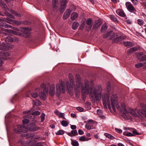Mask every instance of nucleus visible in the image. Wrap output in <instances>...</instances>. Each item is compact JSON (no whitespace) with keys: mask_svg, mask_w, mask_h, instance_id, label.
Wrapping results in <instances>:
<instances>
[{"mask_svg":"<svg viewBox=\"0 0 146 146\" xmlns=\"http://www.w3.org/2000/svg\"><path fill=\"white\" fill-rule=\"evenodd\" d=\"M66 86L69 93L71 95L73 94V91L72 90V88L74 86H72L71 85H70V84L68 82L66 83Z\"/></svg>","mask_w":146,"mask_h":146,"instance_id":"11","label":"nucleus"},{"mask_svg":"<svg viewBox=\"0 0 146 146\" xmlns=\"http://www.w3.org/2000/svg\"><path fill=\"white\" fill-rule=\"evenodd\" d=\"M86 127L88 129H92L91 128V125L89 123H87L86 125Z\"/></svg>","mask_w":146,"mask_h":146,"instance_id":"58","label":"nucleus"},{"mask_svg":"<svg viewBox=\"0 0 146 146\" xmlns=\"http://www.w3.org/2000/svg\"><path fill=\"white\" fill-rule=\"evenodd\" d=\"M64 131L63 130H60L57 132L56 133V134L57 135H62L64 134Z\"/></svg>","mask_w":146,"mask_h":146,"instance_id":"52","label":"nucleus"},{"mask_svg":"<svg viewBox=\"0 0 146 146\" xmlns=\"http://www.w3.org/2000/svg\"><path fill=\"white\" fill-rule=\"evenodd\" d=\"M69 78L70 83V85H71L72 86H74V78L72 75L71 74H69Z\"/></svg>","mask_w":146,"mask_h":146,"instance_id":"17","label":"nucleus"},{"mask_svg":"<svg viewBox=\"0 0 146 146\" xmlns=\"http://www.w3.org/2000/svg\"><path fill=\"white\" fill-rule=\"evenodd\" d=\"M29 137L31 138V139L32 140L35 141V140L34 139H37L35 137H34V134H31V133H28L27 135Z\"/></svg>","mask_w":146,"mask_h":146,"instance_id":"44","label":"nucleus"},{"mask_svg":"<svg viewBox=\"0 0 146 146\" xmlns=\"http://www.w3.org/2000/svg\"><path fill=\"white\" fill-rule=\"evenodd\" d=\"M121 106L122 109V111H125V112L127 114H128V111L127 110L125 104L124 103H121Z\"/></svg>","mask_w":146,"mask_h":146,"instance_id":"31","label":"nucleus"},{"mask_svg":"<svg viewBox=\"0 0 146 146\" xmlns=\"http://www.w3.org/2000/svg\"><path fill=\"white\" fill-rule=\"evenodd\" d=\"M45 116V114L44 113H43L41 114L40 116V117L41 118L40 121L41 122H43L44 121Z\"/></svg>","mask_w":146,"mask_h":146,"instance_id":"48","label":"nucleus"},{"mask_svg":"<svg viewBox=\"0 0 146 146\" xmlns=\"http://www.w3.org/2000/svg\"><path fill=\"white\" fill-rule=\"evenodd\" d=\"M31 96L34 98H37L38 96V94L36 92H33L31 94Z\"/></svg>","mask_w":146,"mask_h":146,"instance_id":"43","label":"nucleus"},{"mask_svg":"<svg viewBox=\"0 0 146 146\" xmlns=\"http://www.w3.org/2000/svg\"><path fill=\"white\" fill-rule=\"evenodd\" d=\"M80 80V78L79 75L78 74H76V85L78 88H80L82 86Z\"/></svg>","mask_w":146,"mask_h":146,"instance_id":"13","label":"nucleus"},{"mask_svg":"<svg viewBox=\"0 0 146 146\" xmlns=\"http://www.w3.org/2000/svg\"><path fill=\"white\" fill-rule=\"evenodd\" d=\"M116 12L118 15L122 17H124L125 16L124 12L123 11L118 10Z\"/></svg>","mask_w":146,"mask_h":146,"instance_id":"26","label":"nucleus"},{"mask_svg":"<svg viewBox=\"0 0 146 146\" xmlns=\"http://www.w3.org/2000/svg\"><path fill=\"white\" fill-rule=\"evenodd\" d=\"M109 17L112 21L115 22H117V19L114 15H109Z\"/></svg>","mask_w":146,"mask_h":146,"instance_id":"40","label":"nucleus"},{"mask_svg":"<svg viewBox=\"0 0 146 146\" xmlns=\"http://www.w3.org/2000/svg\"><path fill=\"white\" fill-rule=\"evenodd\" d=\"M4 31L5 32H8V33H11L12 31L8 29H4Z\"/></svg>","mask_w":146,"mask_h":146,"instance_id":"62","label":"nucleus"},{"mask_svg":"<svg viewBox=\"0 0 146 146\" xmlns=\"http://www.w3.org/2000/svg\"><path fill=\"white\" fill-rule=\"evenodd\" d=\"M121 115L123 118L126 120L129 119L130 117L128 112V114H127L124 111L121 112Z\"/></svg>","mask_w":146,"mask_h":146,"instance_id":"23","label":"nucleus"},{"mask_svg":"<svg viewBox=\"0 0 146 146\" xmlns=\"http://www.w3.org/2000/svg\"><path fill=\"white\" fill-rule=\"evenodd\" d=\"M0 5L5 10L6 9L7 6L5 3L2 0H1L0 1Z\"/></svg>","mask_w":146,"mask_h":146,"instance_id":"39","label":"nucleus"},{"mask_svg":"<svg viewBox=\"0 0 146 146\" xmlns=\"http://www.w3.org/2000/svg\"><path fill=\"white\" fill-rule=\"evenodd\" d=\"M32 142V141H31L30 142V144H31L32 146H43L42 144L41 143H35L34 142L33 144Z\"/></svg>","mask_w":146,"mask_h":146,"instance_id":"36","label":"nucleus"},{"mask_svg":"<svg viewBox=\"0 0 146 146\" xmlns=\"http://www.w3.org/2000/svg\"><path fill=\"white\" fill-rule=\"evenodd\" d=\"M13 13L17 17H21V15L20 13H18L17 12H15L14 11H13Z\"/></svg>","mask_w":146,"mask_h":146,"instance_id":"57","label":"nucleus"},{"mask_svg":"<svg viewBox=\"0 0 146 146\" xmlns=\"http://www.w3.org/2000/svg\"><path fill=\"white\" fill-rule=\"evenodd\" d=\"M139 48L137 47H135L132 48H129V50L127 51V53L128 54H130L133 52L137 51Z\"/></svg>","mask_w":146,"mask_h":146,"instance_id":"20","label":"nucleus"},{"mask_svg":"<svg viewBox=\"0 0 146 146\" xmlns=\"http://www.w3.org/2000/svg\"><path fill=\"white\" fill-rule=\"evenodd\" d=\"M111 89L110 83V82H108L107 83V90L108 92H109Z\"/></svg>","mask_w":146,"mask_h":146,"instance_id":"45","label":"nucleus"},{"mask_svg":"<svg viewBox=\"0 0 146 146\" xmlns=\"http://www.w3.org/2000/svg\"><path fill=\"white\" fill-rule=\"evenodd\" d=\"M58 116L60 118H62L64 119H66L64 117V113H62L60 112Z\"/></svg>","mask_w":146,"mask_h":146,"instance_id":"47","label":"nucleus"},{"mask_svg":"<svg viewBox=\"0 0 146 146\" xmlns=\"http://www.w3.org/2000/svg\"><path fill=\"white\" fill-rule=\"evenodd\" d=\"M123 44L125 46L128 48L134 45L133 43L129 41L124 42Z\"/></svg>","mask_w":146,"mask_h":146,"instance_id":"22","label":"nucleus"},{"mask_svg":"<svg viewBox=\"0 0 146 146\" xmlns=\"http://www.w3.org/2000/svg\"><path fill=\"white\" fill-rule=\"evenodd\" d=\"M107 27L106 24L104 23L102 26L101 29V31L102 33L104 32L107 30Z\"/></svg>","mask_w":146,"mask_h":146,"instance_id":"30","label":"nucleus"},{"mask_svg":"<svg viewBox=\"0 0 146 146\" xmlns=\"http://www.w3.org/2000/svg\"><path fill=\"white\" fill-rule=\"evenodd\" d=\"M58 0H52V7L54 11H57L58 9Z\"/></svg>","mask_w":146,"mask_h":146,"instance_id":"10","label":"nucleus"},{"mask_svg":"<svg viewBox=\"0 0 146 146\" xmlns=\"http://www.w3.org/2000/svg\"><path fill=\"white\" fill-rule=\"evenodd\" d=\"M123 134L127 136H133V134L130 132L125 133L124 132L123 133Z\"/></svg>","mask_w":146,"mask_h":146,"instance_id":"53","label":"nucleus"},{"mask_svg":"<svg viewBox=\"0 0 146 146\" xmlns=\"http://www.w3.org/2000/svg\"><path fill=\"white\" fill-rule=\"evenodd\" d=\"M102 24V22L100 20H97L95 21V24L94 25L93 29H96L100 27Z\"/></svg>","mask_w":146,"mask_h":146,"instance_id":"14","label":"nucleus"},{"mask_svg":"<svg viewBox=\"0 0 146 146\" xmlns=\"http://www.w3.org/2000/svg\"><path fill=\"white\" fill-rule=\"evenodd\" d=\"M56 95L59 96L60 93H64L65 92V86L64 82L62 80H60L59 83L56 84Z\"/></svg>","mask_w":146,"mask_h":146,"instance_id":"3","label":"nucleus"},{"mask_svg":"<svg viewBox=\"0 0 146 146\" xmlns=\"http://www.w3.org/2000/svg\"><path fill=\"white\" fill-rule=\"evenodd\" d=\"M125 5L127 10L129 12L136 14L137 10L131 3L129 2H126L125 3Z\"/></svg>","mask_w":146,"mask_h":146,"instance_id":"5","label":"nucleus"},{"mask_svg":"<svg viewBox=\"0 0 146 146\" xmlns=\"http://www.w3.org/2000/svg\"><path fill=\"white\" fill-rule=\"evenodd\" d=\"M124 38L122 36H120L119 37H115V39L112 40L113 42H117L120 41L124 39Z\"/></svg>","mask_w":146,"mask_h":146,"instance_id":"21","label":"nucleus"},{"mask_svg":"<svg viewBox=\"0 0 146 146\" xmlns=\"http://www.w3.org/2000/svg\"><path fill=\"white\" fill-rule=\"evenodd\" d=\"M13 41V38L9 36L7 37H6L5 39V41L6 42H12Z\"/></svg>","mask_w":146,"mask_h":146,"instance_id":"42","label":"nucleus"},{"mask_svg":"<svg viewBox=\"0 0 146 146\" xmlns=\"http://www.w3.org/2000/svg\"><path fill=\"white\" fill-rule=\"evenodd\" d=\"M92 20L91 18H88L86 20V23L89 26L88 27L87 26H86L87 30L89 31L91 29L92 27Z\"/></svg>","mask_w":146,"mask_h":146,"instance_id":"9","label":"nucleus"},{"mask_svg":"<svg viewBox=\"0 0 146 146\" xmlns=\"http://www.w3.org/2000/svg\"><path fill=\"white\" fill-rule=\"evenodd\" d=\"M78 133L80 135H82L84 133L83 131L81 129H79L78 131Z\"/></svg>","mask_w":146,"mask_h":146,"instance_id":"64","label":"nucleus"},{"mask_svg":"<svg viewBox=\"0 0 146 146\" xmlns=\"http://www.w3.org/2000/svg\"><path fill=\"white\" fill-rule=\"evenodd\" d=\"M3 27L6 28H11L12 27L10 25L4 23L2 21L0 22V27Z\"/></svg>","mask_w":146,"mask_h":146,"instance_id":"25","label":"nucleus"},{"mask_svg":"<svg viewBox=\"0 0 146 146\" xmlns=\"http://www.w3.org/2000/svg\"><path fill=\"white\" fill-rule=\"evenodd\" d=\"M48 93H46L44 91L43 92L41 91L40 92V96L41 99L43 100H44L46 99V94Z\"/></svg>","mask_w":146,"mask_h":146,"instance_id":"18","label":"nucleus"},{"mask_svg":"<svg viewBox=\"0 0 146 146\" xmlns=\"http://www.w3.org/2000/svg\"><path fill=\"white\" fill-rule=\"evenodd\" d=\"M17 129H14V132L17 133H19L21 132L25 133L26 131L25 129H26V127L25 126L19 125H17Z\"/></svg>","mask_w":146,"mask_h":146,"instance_id":"6","label":"nucleus"},{"mask_svg":"<svg viewBox=\"0 0 146 146\" xmlns=\"http://www.w3.org/2000/svg\"><path fill=\"white\" fill-rule=\"evenodd\" d=\"M0 49L1 50H6L8 49V48L6 44L2 42L0 44Z\"/></svg>","mask_w":146,"mask_h":146,"instance_id":"19","label":"nucleus"},{"mask_svg":"<svg viewBox=\"0 0 146 146\" xmlns=\"http://www.w3.org/2000/svg\"><path fill=\"white\" fill-rule=\"evenodd\" d=\"M71 144L73 146H78L79 144L78 141L73 140L71 139Z\"/></svg>","mask_w":146,"mask_h":146,"instance_id":"33","label":"nucleus"},{"mask_svg":"<svg viewBox=\"0 0 146 146\" xmlns=\"http://www.w3.org/2000/svg\"><path fill=\"white\" fill-rule=\"evenodd\" d=\"M40 114V112L38 111H35L32 113V115H38Z\"/></svg>","mask_w":146,"mask_h":146,"instance_id":"54","label":"nucleus"},{"mask_svg":"<svg viewBox=\"0 0 146 146\" xmlns=\"http://www.w3.org/2000/svg\"><path fill=\"white\" fill-rule=\"evenodd\" d=\"M34 105L36 106H38L41 104V102L38 100L36 99L33 101Z\"/></svg>","mask_w":146,"mask_h":146,"instance_id":"34","label":"nucleus"},{"mask_svg":"<svg viewBox=\"0 0 146 146\" xmlns=\"http://www.w3.org/2000/svg\"><path fill=\"white\" fill-rule=\"evenodd\" d=\"M140 106L143 108V110L141 111V113L142 114L143 113H144L145 112H146V105L141 103L140 104Z\"/></svg>","mask_w":146,"mask_h":146,"instance_id":"29","label":"nucleus"},{"mask_svg":"<svg viewBox=\"0 0 146 146\" xmlns=\"http://www.w3.org/2000/svg\"><path fill=\"white\" fill-rule=\"evenodd\" d=\"M40 88H44L43 90L45 91L46 93L48 92V88L46 87V84L44 83L41 84L40 86Z\"/></svg>","mask_w":146,"mask_h":146,"instance_id":"24","label":"nucleus"},{"mask_svg":"<svg viewBox=\"0 0 146 146\" xmlns=\"http://www.w3.org/2000/svg\"><path fill=\"white\" fill-rule=\"evenodd\" d=\"M79 26V23L77 22H74L72 25V27L74 30L76 29Z\"/></svg>","mask_w":146,"mask_h":146,"instance_id":"35","label":"nucleus"},{"mask_svg":"<svg viewBox=\"0 0 146 146\" xmlns=\"http://www.w3.org/2000/svg\"><path fill=\"white\" fill-rule=\"evenodd\" d=\"M79 140L81 141H86L85 137L84 136H81L79 138Z\"/></svg>","mask_w":146,"mask_h":146,"instance_id":"60","label":"nucleus"},{"mask_svg":"<svg viewBox=\"0 0 146 146\" xmlns=\"http://www.w3.org/2000/svg\"><path fill=\"white\" fill-rule=\"evenodd\" d=\"M110 96L111 108L113 111L112 110L110 105L109 96L108 94H106L104 96V98H103V105L105 106H106L107 105L108 109L111 112H113V111L114 112H115L116 111L115 107L119 110L120 108L118 105L117 96L115 94L111 92V94H110Z\"/></svg>","mask_w":146,"mask_h":146,"instance_id":"2","label":"nucleus"},{"mask_svg":"<svg viewBox=\"0 0 146 146\" xmlns=\"http://www.w3.org/2000/svg\"><path fill=\"white\" fill-rule=\"evenodd\" d=\"M67 1L66 0H62L60 11L61 13H63L66 8V4Z\"/></svg>","mask_w":146,"mask_h":146,"instance_id":"8","label":"nucleus"},{"mask_svg":"<svg viewBox=\"0 0 146 146\" xmlns=\"http://www.w3.org/2000/svg\"><path fill=\"white\" fill-rule=\"evenodd\" d=\"M71 134L73 136L77 135L78 134L76 130H72L71 131Z\"/></svg>","mask_w":146,"mask_h":146,"instance_id":"50","label":"nucleus"},{"mask_svg":"<svg viewBox=\"0 0 146 146\" xmlns=\"http://www.w3.org/2000/svg\"><path fill=\"white\" fill-rule=\"evenodd\" d=\"M104 135L106 137L111 139H114V137L113 136L108 133H106L104 134Z\"/></svg>","mask_w":146,"mask_h":146,"instance_id":"41","label":"nucleus"},{"mask_svg":"<svg viewBox=\"0 0 146 146\" xmlns=\"http://www.w3.org/2000/svg\"><path fill=\"white\" fill-rule=\"evenodd\" d=\"M29 120L27 119H25L23 121V123L24 124H26L28 123Z\"/></svg>","mask_w":146,"mask_h":146,"instance_id":"56","label":"nucleus"},{"mask_svg":"<svg viewBox=\"0 0 146 146\" xmlns=\"http://www.w3.org/2000/svg\"><path fill=\"white\" fill-rule=\"evenodd\" d=\"M23 32L25 34H29V29L27 28H25L23 30Z\"/></svg>","mask_w":146,"mask_h":146,"instance_id":"46","label":"nucleus"},{"mask_svg":"<svg viewBox=\"0 0 146 146\" xmlns=\"http://www.w3.org/2000/svg\"><path fill=\"white\" fill-rule=\"evenodd\" d=\"M78 17V14L76 12L72 13L71 15V18L72 20L76 19Z\"/></svg>","mask_w":146,"mask_h":146,"instance_id":"27","label":"nucleus"},{"mask_svg":"<svg viewBox=\"0 0 146 146\" xmlns=\"http://www.w3.org/2000/svg\"><path fill=\"white\" fill-rule=\"evenodd\" d=\"M115 129L117 132L119 133H121L122 132V130L120 129L115 128Z\"/></svg>","mask_w":146,"mask_h":146,"instance_id":"61","label":"nucleus"},{"mask_svg":"<svg viewBox=\"0 0 146 146\" xmlns=\"http://www.w3.org/2000/svg\"><path fill=\"white\" fill-rule=\"evenodd\" d=\"M88 83V82L87 80H85V86L82 88V95L85 97L86 94H88L90 93V96L92 99L94 100L95 98L97 101L100 100L101 98L102 91L101 85H98L97 89L94 88L93 90L92 88L89 87Z\"/></svg>","mask_w":146,"mask_h":146,"instance_id":"1","label":"nucleus"},{"mask_svg":"<svg viewBox=\"0 0 146 146\" xmlns=\"http://www.w3.org/2000/svg\"><path fill=\"white\" fill-rule=\"evenodd\" d=\"M143 21L142 20L139 19L137 20L138 23L139 25H141L143 24Z\"/></svg>","mask_w":146,"mask_h":146,"instance_id":"55","label":"nucleus"},{"mask_svg":"<svg viewBox=\"0 0 146 146\" xmlns=\"http://www.w3.org/2000/svg\"><path fill=\"white\" fill-rule=\"evenodd\" d=\"M55 86L54 85H52L50 88L49 91L50 95L51 96H53L55 94Z\"/></svg>","mask_w":146,"mask_h":146,"instance_id":"15","label":"nucleus"},{"mask_svg":"<svg viewBox=\"0 0 146 146\" xmlns=\"http://www.w3.org/2000/svg\"><path fill=\"white\" fill-rule=\"evenodd\" d=\"M133 135H137L139 134L138 133L137 131L136 130H133Z\"/></svg>","mask_w":146,"mask_h":146,"instance_id":"63","label":"nucleus"},{"mask_svg":"<svg viewBox=\"0 0 146 146\" xmlns=\"http://www.w3.org/2000/svg\"><path fill=\"white\" fill-rule=\"evenodd\" d=\"M71 12V10L70 9H66L63 15V19L64 20L67 19L70 15Z\"/></svg>","mask_w":146,"mask_h":146,"instance_id":"12","label":"nucleus"},{"mask_svg":"<svg viewBox=\"0 0 146 146\" xmlns=\"http://www.w3.org/2000/svg\"><path fill=\"white\" fill-rule=\"evenodd\" d=\"M138 59L141 61H143L146 60V55L140 52L138 56Z\"/></svg>","mask_w":146,"mask_h":146,"instance_id":"16","label":"nucleus"},{"mask_svg":"<svg viewBox=\"0 0 146 146\" xmlns=\"http://www.w3.org/2000/svg\"><path fill=\"white\" fill-rule=\"evenodd\" d=\"M129 113H130L134 117H136L137 115L135 111L132 109H130L128 111Z\"/></svg>","mask_w":146,"mask_h":146,"instance_id":"28","label":"nucleus"},{"mask_svg":"<svg viewBox=\"0 0 146 146\" xmlns=\"http://www.w3.org/2000/svg\"><path fill=\"white\" fill-rule=\"evenodd\" d=\"M143 64L142 63H139L136 64H135V66L137 68H139L143 66Z\"/></svg>","mask_w":146,"mask_h":146,"instance_id":"49","label":"nucleus"},{"mask_svg":"<svg viewBox=\"0 0 146 146\" xmlns=\"http://www.w3.org/2000/svg\"><path fill=\"white\" fill-rule=\"evenodd\" d=\"M117 36L113 31H110L104 34L103 37L104 38H109L110 40H113Z\"/></svg>","mask_w":146,"mask_h":146,"instance_id":"4","label":"nucleus"},{"mask_svg":"<svg viewBox=\"0 0 146 146\" xmlns=\"http://www.w3.org/2000/svg\"><path fill=\"white\" fill-rule=\"evenodd\" d=\"M5 21L7 23L11 24L13 22H17L16 21L13 20L11 19H10L8 17H7L6 18V19L5 20Z\"/></svg>","mask_w":146,"mask_h":146,"instance_id":"37","label":"nucleus"},{"mask_svg":"<svg viewBox=\"0 0 146 146\" xmlns=\"http://www.w3.org/2000/svg\"><path fill=\"white\" fill-rule=\"evenodd\" d=\"M27 128L30 131H36L40 129V127L36 126L35 123H31L28 125Z\"/></svg>","mask_w":146,"mask_h":146,"instance_id":"7","label":"nucleus"},{"mask_svg":"<svg viewBox=\"0 0 146 146\" xmlns=\"http://www.w3.org/2000/svg\"><path fill=\"white\" fill-rule=\"evenodd\" d=\"M25 117H27L31 120H33L35 119V117L33 115H32V113L30 114L29 113L28 115L27 116H25Z\"/></svg>","mask_w":146,"mask_h":146,"instance_id":"32","label":"nucleus"},{"mask_svg":"<svg viewBox=\"0 0 146 146\" xmlns=\"http://www.w3.org/2000/svg\"><path fill=\"white\" fill-rule=\"evenodd\" d=\"M61 123L62 126L66 127L68 125L69 122L63 120L61 122Z\"/></svg>","mask_w":146,"mask_h":146,"instance_id":"38","label":"nucleus"},{"mask_svg":"<svg viewBox=\"0 0 146 146\" xmlns=\"http://www.w3.org/2000/svg\"><path fill=\"white\" fill-rule=\"evenodd\" d=\"M76 109L78 110H79L80 112H82L84 110V109L81 107H78L76 108Z\"/></svg>","mask_w":146,"mask_h":146,"instance_id":"59","label":"nucleus"},{"mask_svg":"<svg viewBox=\"0 0 146 146\" xmlns=\"http://www.w3.org/2000/svg\"><path fill=\"white\" fill-rule=\"evenodd\" d=\"M21 23L25 25H29L31 24V22L29 21H21Z\"/></svg>","mask_w":146,"mask_h":146,"instance_id":"51","label":"nucleus"}]
</instances>
